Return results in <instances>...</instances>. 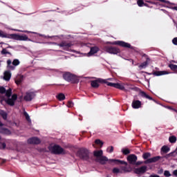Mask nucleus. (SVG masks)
<instances>
[{
  "instance_id": "dca6fc26",
  "label": "nucleus",
  "mask_w": 177,
  "mask_h": 177,
  "mask_svg": "<svg viewBox=\"0 0 177 177\" xmlns=\"http://www.w3.org/2000/svg\"><path fill=\"white\" fill-rule=\"evenodd\" d=\"M97 52H99V48H91L90 52L87 54V56H92V55H95V53H97Z\"/></svg>"
},
{
  "instance_id": "f257e3e1",
  "label": "nucleus",
  "mask_w": 177,
  "mask_h": 177,
  "mask_svg": "<svg viewBox=\"0 0 177 177\" xmlns=\"http://www.w3.org/2000/svg\"><path fill=\"white\" fill-rule=\"evenodd\" d=\"M48 149L54 154H67V151L59 145H50Z\"/></svg>"
},
{
  "instance_id": "6e6552de",
  "label": "nucleus",
  "mask_w": 177,
  "mask_h": 177,
  "mask_svg": "<svg viewBox=\"0 0 177 177\" xmlns=\"http://www.w3.org/2000/svg\"><path fill=\"white\" fill-rule=\"evenodd\" d=\"M106 82V80L97 79L96 80H93L91 82V85L93 88H99L100 84H104Z\"/></svg>"
},
{
  "instance_id": "f8f14e48",
  "label": "nucleus",
  "mask_w": 177,
  "mask_h": 177,
  "mask_svg": "<svg viewBox=\"0 0 177 177\" xmlns=\"http://www.w3.org/2000/svg\"><path fill=\"white\" fill-rule=\"evenodd\" d=\"M0 93H6L7 97H10V96H12V88H9L6 91L4 87H0Z\"/></svg>"
},
{
  "instance_id": "473e14b6",
  "label": "nucleus",
  "mask_w": 177,
  "mask_h": 177,
  "mask_svg": "<svg viewBox=\"0 0 177 177\" xmlns=\"http://www.w3.org/2000/svg\"><path fill=\"white\" fill-rule=\"evenodd\" d=\"M122 152L123 153V154H129V153H131V151L129 149H122Z\"/></svg>"
},
{
  "instance_id": "c756f323",
  "label": "nucleus",
  "mask_w": 177,
  "mask_h": 177,
  "mask_svg": "<svg viewBox=\"0 0 177 177\" xmlns=\"http://www.w3.org/2000/svg\"><path fill=\"white\" fill-rule=\"evenodd\" d=\"M0 115L3 117V120H6V118H8V114H6V112L3 111H0Z\"/></svg>"
},
{
  "instance_id": "49530a36",
  "label": "nucleus",
  "mask_w": 177,
  "mask_h": 177,
  "mask_svg": "<svg viewBox=\"0 0 177 177\" xmlns=\"http://www.w3.org/2000/svg\"><path fill=\"white\" fill-rule=\"evenodd\" d=\"M73 106H74V104L73 103V102L69 101L68 102V107H73Z\"/></svg>"
},
{
  "instance_id": "79ce46f5",
  "label": "nucleus",
  "mask_w": 177,
  "mask_h": 177,
  "mask_svg": "<svg viewBox=\"0 0 177 177\" xmlns=\"http://www.w3.org/2000/svg\"><path fill=\"white\" fill-rule=\"evenodd\" d=\"M0 37H1V38H6V34H4L3 32H2V30H0Z\"/></svg>"
},
{
  "instance_id": "cd10ccee",
  "label": "nucleus",
  "mask_w": 177,
  "mask_h": 177,
  "mask_svg": "<svg viewBox=\"0 0 177 177\" xmlns=\"http://www.w3.org/2000/svg\"><path fill=\"white\" fill-rule=\"evenodd\" d=\"M167 74H169V73L165 71H158L156 72V75L160 76V75H165Z\"/></svg>"
},
{
  "instance_id": "7c9ffc66",
  "label": "nucleus",
  "mask_w": 177,
  "mask_h": 177,
  "mask_svg": "<svg viewBox=\"0 0 177 177\" xmlns=\"http://www.w3.org/2000/svg\"><path fill=\"white\" fill-rule=\"evenodd\" d=\"M169 140L170 143H175V142H176V138L175 136H171L169 138Z\"/></svg>"
},
{
  "instance_id": "72a5a7b5",
  "label": "nucleus",
  "mask_w": 177,
  "mask_h": 177,
  "mask_svg": "<svg viewBox=\"0 0 177 177\" xmlns=\"http://www.w3.org/2000/svg\"><path fill=\"white\" fill-rule=\"evenodd\" d=\"M142 96H144V97H146L147 99H149V100H151V97L149 96V95L146 94L145 92H142Z\"/></svg>"
},
{
  "instance_id": "1a4fd4ad",
  "label": "nucleus",
  "mask_w": 177,
  "mask_h": 177,
  "mask_svg": "<svg viewBox=\"0 0 177 177\" xmlns=\"http://www.w3.org/2000/svg\"><path fill=\"white\" fill-rule=\"evenodd\" d=\"M112 45H119V46H122V48H132V46H131V44L123 41H114L113 43H112Z\"/></svg>"
},
{
  "instance_id": "c85d7f7f",
  "label": "nucleus",
  "mask_w": 177,
  "mask_h": 177,
  "mask_svg": "<svg viewBox=\"0 0 177 177\" xmlns=\"http://www.w3.org/2000/svg\"><path fill=\"white\" fill-rule=\"evenodd\" d=\"M57 98L58 99V100H64V99H66V95H64V94L63 93H59L57 96Z\"/></svg>"
},
{
  "instance_id": "8fccbe9b",
  "label": "nucleus",
  "mask_w": 177,
  "mask_h": 177,
  "mask_svg": "<svg viewBox=\"0 0 177 177\" xmlns=\"http://www.w3.org/2000/svg\"><path fill=\"white\" fill-rule=\"evenodd\" d=\"M173 175H174V176H177V169L173 171Z\"/></svg>"
},
{
  "instance_id": "ea45409f",
  "label": "nucleus",
  "mask_w": 177,
  "mask_h": 177,
  "mask_svg": "<svg viewBox=\"0 0 177 177\" xmlns=\"http://www.w3.org/2000/svg\"><path fill=\"white\" fill-rule=\"evenodd\" d=\"M107 151H108V153H113V151H114V147H108Z\"/></svg>"
},
{
  "instance_id": "603ef678",
  "label": "nucleus",
  "mask_w": 177,
  "mask_h": 177,
  "mask_svg": "<svg viewBox=\"0 0 177 177\" xmlns=\"http://www.w3.org/2000/svg\"><path fill=\"white\" fill-rule=\"evenodd\" d=\"M1 146H2V149H5V147H6V143H3L1 145Z\"/></svg>"
},
{
  "instance_id": "4be33fe9",
  "label": "nucleus",
  "mask_w": 177,
  "mask_h": 177,
  "mask_svg": "<svg viewBox=\"0 0 177 177\" xmlns=\"http://www.w3.org/2000/svg\"><path fill=\"white\" fill-rule=\"evenodd\" d=\"M0 132L4 133L5 135H10V131L9 129H5L2 127H0Z\"/></svg>"
},
{
  "instance_id": "2eb2a0df",
  "label": "nucleus",
  "mask_w": 177,
  "mask_h": 177,
  "mask_svg": "<svg viewBox=\"0 0 177 177\" xmlns=\"http://www.w3.org/2000/svg\"><path fill=\"white\" fill-rule=\"evenodd\" d=\"M161 158V156H155L153 158H151L145 161V164H151V162H157L158 160Z\"/></svg>"
},
{
  "instance_id": "ddd939ff",
  "label": "nucleus",
  "mask_w": 177,
  "mask_h": 177,
  "mask_svg": "<svg viewBox=\"0 0 177 177\" xmlns=\"http://www.w3.org/2000/svg\"><path fill=\"white\" fill-rule=\"evenodd\" d=\"M28 143H29V145H39L41 140L37 137H33L28 140Z\"/></svg>"
},
{
  "instance_id": "2f4dec72",
  "label": "nucleus",
  "mask_w": 177,
  "mask_h": 177,
  "mask_svg": "<svg viewBox=\"0 0 177 177\" xmlns=\"http://www.w3.org/2000/svg\"><path fill=\"white\" fill-rule=\"evenodd\" d=\"M169 67L173 71H177V65L175 64H170Z\"/></svg>"
},
{
  "instance_id": "a878e982",
  "label": "nucleus",
  "mask_w": 177,
  "mask_h": 177,
  "mask_svg": "<svg viewBox=\"0 0 177 177\" xmlns=\"http://www.w3.org/2000/svg\"><path fill=\"white\" fill-rule=\"evenodd\" d=\"M150 157H151V153L149 152L144 153L142 154V158H144V160H147V158H150Z\"/></svg>"
},
{
  "instance_id": "423d86ee",
  "label": "nucleus",
  "mask_w": 177,
  "mask_h": 177,
  "mask_svg": "<svg viewBox=\"0 0 177 177\" xmlns=\"http://www.w3.org/2000/svg\"><path fill=\"white\" fill-rule=\"evenodd\" d=\"M127 160L129 164L135 165V164H136V161H138V156L135 154H130L127 156Z\"/></svg>"
},
{
  "instance_id": "9b49d317",
  "label": "nucleus",
  "mask_w": 177,
  "mask_h": 177,
  "mask_svg": "<svg viewBox=\"0 0 177 177\" xmlns=\"http://www.w3.org/2000/svg\"><path fill=\"white\" fill-rule=\"evenodd\" d=\"M147 171V166H142L140 168H136L134 169V173L137 174V175H142L145 174Z\"/></svg>"
},
{
  "instance_id": "09e8293b",
  "label": "nucleus",
  "mask_w": 177,
  "mask_h": 177,
  "mask_svg": "<svg viewBox=\"0 0 177 177\" xmlns=\"http://www.w3.org/2000/svg\"><path fill=\"white\" fill-rule=\"evenodd\" d=\"M172 42L174 45H177V37H175L174 39H173Z\"/></svg>"
},
{
  "instance_id": "6ab92c4d",
  "label": "nucleus",
  "mask_w": 177,
  "mask_h": 177,
  "mask_svg": "<svg viewBox=\"0 0 177 177\" xmlns=\"http://www.w3.org/2000/svg\"><path fill=\"white\" fill-rule=\"evenodd\" d=\"M12 77V73H10V71H5L4 72V77L3 79L5 80V81H9V80H10V77Z\"/></svg>"
},
{
  "instance_id": "39448f33",
  "label": "nucleus",
  "mask_w": 177,
  "mask_h": 177,
  "mask_svg": "<svg viewBox=\"0 0 177 177\" xmlns=\"http://www.w3.org/2000/svg\"><path fill=\"white\" fill-rule=\"evenodd\" d=\"M105 52H107V53H111V55H117L118 53H120V49L114 47H109L106 46L104 47Z\"/></svg>"
},
{
  "instance_id": "de8ad7c7",
  "label": "nucleus",
  "mask_w": 177,
  "mask_h": 177,
  "mask_svg": "<svg viewBox=\"0 0 177 177\" xmlns=\"http://www.w3.org/2000/svg\"><path fill=\"white\" fill-rule=\"evenodd\" d=\"M143 164V162L142 161H136V163H134V165H142Z\"/></svg>"
},
{
  "instance_id": "3c124183",
  "label": "nucleus",
  "mask_w": 177,
  "mask_h": 177,
  "mask_svg": "<svg viewBox=\"0 0 177 177\" xmlns=\"http://www.w3.org/2000/svg\"><path fill=\"white\" fill-rule=\"evenodd\" d=\"M149 177H160V176L156 175V174H152Z\"/></svg>"
},
{
  "instance_id": "6e6d98bb",
  "label": "nucleus",
  "mask_w": 177,
  "mask_h": 177,
  "mask_svg": "<svg viewBox=\"0 0 177 177\" xmlns=\"http://www.w3.org/2000/svg\"><path fill=\"white\" fill-rule=\"evenodd\" d=\"M169 156H172V153H169Z\"/></svg>"
},
{
  "instance_id": "412c9836",
  "label": "nucleus",
  "mask_w": 177,
  "mask_h": 177,
  "mask_svg": "<svg viewBox=\"0 0 177 177\" xmlns=\"http://www.w3.org/2000/svg\"><path fill=\"white\" fill-rule=\"evenodd\" d=\"M120 169L122 171V174H127V172L132 171V168H131V167H120Z\"/></svg>"
},
{
  "instance_id": "aec40b11",
  "label": "nucleus",
  "mask_w": 177,
  "mask_h": 177,
  "mask_svg": "<svg viewBox=\"0 0 177 177\" xmlns=\"http://www.w3.org/2000/svg\"><path fill=\"white\" fill-rule=\"evenodd\" d=\"M94 156L95 157H97V160H99L100 158H101L103 156V151H94Z\"/></svg>"
},
{
  "instance_id": "4468645a",
  "label": "nucleus",
  "mask_w": 177,
  "mask_h": 177,
  "mask_svg": "<svg viewBox=\"0 0 177 177\" xmlns=\"http://www.w3.org/2000/svg\"><path fill=\"white\" fill-rule=\"evenodd\" d=\"M63 78L65 80V81H68V82H70V81H73V79L74 78V75L70 73H65L63 74Z\"/></svg>"
},
{
  "instance_id": "20e7f679",
  "label": "nucleus",
  "mask_w": 177,
  "mask_h": 177,
  "mask_svg": "<svg viewBox=\"0 0 177 177\" xmlns=\"http://www.w3.org/2000/svg\"><path fill=\"white\" fill-rule=\"evenodd\" d=\"M104 84H106L108 86H113V88H116L117 89H120L121 91H124V89H125V87L122 84L107 82L106 80H105V82H104Z\"/></svg>"
},
{
  "instance_id": "c9c22d12",
  "label": "nucleus",
  "mask_w": 177,
  "mask_h": 177,
  "mask_svg": "<svg viewBox=\"0 0 177 177\" xmlns=\"http://www.w3.org/2000/svg\"><path fill=\"white\" fill-rule=\"evenodd\" d=\"M1 55H10V53L8 52V50H6V48H3L1 50Z\"/></svg>"
},
{
  "instance_id": "5fc2aeb1",
  "label": "nucleus",
  "mask_w": 177,
  "mask_h": 177,
  "mask_svg": "<svg viewBox=\"0 0 177 177\" xmlns=\"http://www.w3.org/2000/svg\"><path fill=\"white\" fill-rule=\"evenodd\" d=\"M1 125H2V123L0 122V127H1Z\"/></svg>"
},
{
  "instance_id": "bb28decb",
  "label": "nucleus",
  "mask_w": 177,
  "mask_h": 177,
  "mask_svg": "<svg viewBox=\"0 0 177 177\" xmlns=\"http://www.w3.org/2000/svg\"><path fill=\"white\" fill-rule=\"evenodd\" d=\"M112 172H113V174H122V171H121V169H119L118 167L113 168Z\"/></svg>"
},
{
  "instance_id": "393cba45",
  "label": "nucleus",
  "mask_w": 177,
  "mask_h": 177,
  "mask_svg": "<svg viewBox=\"0 0 177 177\" xmlns=\"http://www.w3.org/2000/svg\"><path fill=\"white\" fill-rule=\"evenodd\" d=\"M111 162H120L121 164H124V165H128V162L124 161V160H109Z\"/></svg>"
},
{
  "instance_id": "f704fd0d",
  "label": "nucleus",
  "mask_w": 177,
  "mask_h": 177,
  "mask_svg": "<svg viewBox=\"0 0 177 177\" xmlns=\"http://www.w3.org/2000/svg\"><path fill=\"white\" fill-rule=\"evenodd\" d=\"M24 115L26 117V119L27 120V121L29 122V123H31V119L30 118V115H28L27 113H24Z\"/></svg>"
},
{
  "instance_id": "7ed1b4c3",
  "label": "nucleus",
  "mask_w": 177,
  "mask_h": 177,
  "mask_svg": "<svg viewBox=\"0 0 177 177\" xmlns=\"http://www.w3.org/2000/svg\"><path fill=\"white\" fill-rule=\"evenodd\" d=\"M11 38L12 39H15V41H30V39L26 35H17V34H12L10 35Z\"/></svg>"
},
{
  "instance_id": "a211bd4d",
  "label": "nucleus",
  "mask_w": 177,
  "mask_h": 177,
  "mask_svg": "<svg viewBox=\"0 0 177 177\" xmlns=\"http://www.w3.org/2000/svg\"><path fill=\"white\" fill-rule=\"evenodd\" d=\"M98 162H100V164H106L107 161H109V159L106 156H101L99 159H97Z\"/></svg>"
},
{
  "instance_id": "e433bc0d",
  "label": "nucleus",
  "mask_w": 177,
  "mask_h": 177,
  "mask_svg": "<svg viewBox=\"0 0 177 177\" xmlns=\"http://www.w3.org/2000/svg\"><path fill=\"white\" fill-rule=\"evenodd\" d=\"M12 64L13 66H19V64H20V62L19 61V59H14V61L12 62Z\"/></svg>"
},
{
  "instance_id": "f03ea898",
  "label": "nucleus",
  "mask_w": 177,
  "mask_h": 177,
  "mask_svg": "<svg viewBox=\"0 0 177 177\" xmlns=\"http://www.w3.org/2000/svg\"><path fill=\"white\" fill-rule=\"evenodd\" d=\"M36 95L37 91L34 90H29L25 93L24 99L26 102H31V100L35 97Z\"/></svg>"
},
{
  "instance_id": "9d476101",
  "label": "nucleus",
  "mask_w": 177,
  "mask_h": 177,
  "mask_svg": "<svg viewBox=\"0 0 177 177\" xmlns=\"http://www.w3.org/2000/svg\"><path fill=\"white\" fill-rule=\"evenodd\" d=\"M79 156L80 158H82L83 160H88L89 151H88L87 149H82Z\"/></svg>"
},
{
  "instance_id": "c03bdc74",
  "label": "nucleus",
  "mask_w": 177,
  "mask_h": 177,
  "mask_svg": "<svg viewBox=\"0 0 177 177\" xmlns=\"http://www.w3.org/2000/svg\"><path fill=\"white\" fill-rule=\"evenodd\" d=\"M7 64H8L9 68H12V67L10 66V64H12V61H11L10 59H8V60L7 61Z\"/></svg>"
},
{
  "instance_id": "a18cd8bd",
  "label": "nucleus",
  "mask_w": 177,
  "mask_h": 177,
  "mask_svg": "<svg viewBox=\"0 0 177 177\" xmlns=\"http://www.w3.org/2000/svg\"><path fill=\"white\" fill-rule=\"evenodd\" d=\"M146 66H147V62H144V63H142V64L140 66V67L141 68H145V67H146Z\"/></svg>"
},
{
  "instance_id": "58836bf2",
  "label": "nucleus",
  "mask_w": 177,
  "mask_h": 177,
  "mask_svg": "<svg viewBox=\"0 0 177 177\" xmlns=\"http://www.w3.org/2000/svg\"><path fill=\"white\" fill-rule=\"evenodd\" d=\"M95 143H96V145H100V147H102V146H103V142H102L100 140H96Z\"/></svg>"
},
{
  "instance_id": "5701e85b",
  "label": "nucleus",
  "mask_w": 177,
  "mask_h": 177,
  "mask_svg": "<svg viewBox=\"0 0 177 177\" xmlns=\"http://www.w3.org/2000/svg\"><path fill=\"white\" fill-rule=\"evenodd\" d=\"M21 81H23V76L18 75L15 79V84H17V85H20Z\"/></svg>"
},
{
  "instance_id": "a19ab883",
  "label": "nucleus",
  "mask_w": 177,
  "mask_h": 177,
  "mask_svg": "<svg viewBox=\"0 0 177 177\" xmlns=\"http://www.w3.org/2000/svg\"><path fill=\"white\" fill-rule=\"evenodd\" d=\"M164 175H165V176L169 177V176H171V173L169 172V171H165Z\"/></svg>"
},
{
  "instance_id": "f3484780",
  "label": "nucleus",
  "mask_w": 177,
  "mask_h": 177,
  "mask_svg": "<svg viewBox=\"0 0 177 177\" xmlns=\"http://www.w3.org/2000/svg\"><path fill=\"white\" fill-rule=\"evenodd\" d=\"M142 103L139 100L133 101L132 103V107L133 109H139Z\"/></svg>"
},
{
  "instance_id": "37998d69",
  "label": "nucleus",
  "mask_w": 177,
  "mask_h": 177,
  "mask_svg": "<svg viewBox=\"0 0 177 177\" xmlns=\"http://www.w3.org/2000/svg\"><path fill=\"white\" fill-rule=\"evenodd\" d=\"M15 31H18L19 32H27V33L32 32L28 30H15Z\"/></svg>"
},
{
  "instance_id": "4d7b16f0",
  "label": "nucleus",
  "mask_w": 177,
  "mask_h": 177,
  "mask_svg": "<svg viewBox=\"0 0 177 177\" xmlns=\"http://www.w3.org/2000/svg\"><path fill=\"white\" fill-rule=\"evenodd\" d=\"M8 48H12V47L9 46Z\"/></svg>"
},
{
  "instance_id": "b1692460",
  "label": "nucleus",
  "mask_w": 177,
  "mask_h": 177,
  "mask_svg": "<svg viewBox=\"0 0 177 177\" xmlns=\"http://www.w3.org/2000/svg\"><path fill=\"white\" fill-rule=\"evenodd\" d=\"M171 149H169V147L167 146V145H164L163 147H162L161 148V151L162 153H168Z\"/></svg>"
},
{
  "instance_id": "864d4df0",
  "label": "nucleus",
  "mask_w": 177,
  "mask_h": 177,
  "mask_svg": "<svg viewBox=\"0 0 177 177\" xmlns=\"http://www.w3.org/2000/svg\"><path fill=\"white\" fill-rule=\"evenodd\" d=\"M161 2H166V3H169V1H165V0H160Z\"/></svg>"
},
{
  "instance_id": "0eeeda50",
  "label": "nucleus",
  "mask_w": 177,
  "mask_h": 177,
  "mask_svg": "<svg viewBox=\"0 0 177 177\" xmlns=\"http://www.w3.org/2000/svg\"><path fill=\"white\" fill-rule=\"evenodd\" d=\"M17 100V95L14 94L12 95L11 98H8L5 100L6 103L9 106H15V102Z\"/></svg>"
},
{
  "instance_id": "4c0bfd02",
  "label": "nucleus",
  "mask_w": 177,
  "mask_h": 177,
  "mask_svg": "<svg viewBox=\"0 0 177 177\" xmlns=\"http://www.w3.org/2000/svg\"><path fill=\"white\" fill-rule=\"evenodd\" d=\"M137 3H138V6H140V7H142V6H143V5H145V2L142 0H138L137 1Z\"/></svg>"
}]
</instances>
